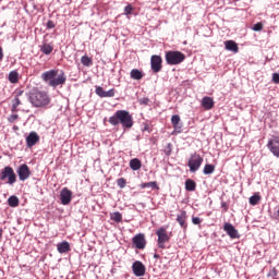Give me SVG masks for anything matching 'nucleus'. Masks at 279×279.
I'll use <instances>...</instances> for the list:
<instances>
[{
  "label": "nucleus",
  "instance_id": "f257e3e1",
  "mask_svg": "<svg viewBox=\"0 0 279 279\" xmlns=\"http://www.w3.org/2000/svg\"><path fill=\"white\" fill-rule=\"evenodd\" d=\"M41 80L51 88H58V86H64V84H66V74H64L62 70L53 69L44 72Z\"/></svg>",
  "mask_w": 279,
  "mask_h": 279
},
{
  "label": "nucleus",
  "instance_id": "f03ea898",
  "mask_svg": "<svg viewBox=\"0 0 279 279\" xmlns=\"http://www.w3.org/2000/svg\"><path fill=\"white\" fill-rule=\"evenodd\" d=\"M110 125H122L123 130H130L134 128V118L128 110H118L113 116L109 118Z\"/></svg>",
  "mask_w": 279,
  "mask_h": 279
},
{
  "label": "nucleus",
  "instance_id": "7ed1b4c3",
  "mask_svg": "<svg viewBox=\"0 0 279 279\" xmlns=\"http://www.w3.org/2000/svg\"><path fill=\"white\" fill-rule=\"evenodd\" d=\"M28 101L34 108H45L51 104V98L47 92L36 89L28 94Z\"/></svg>",
  "mask_w": 279,
  "mask_h": 279
},
{
  "label": "nucleus",
  "instance_id": "20e7f679",
  "mask_svg": "<svg viewBox=\"0 0 279 279\" xmlns=\"http://www.w3.org/2000/svg\"><path fill=\"white\" fill-rule=\"evenodd\" d=\"M184 60H186V56L180 51L170 50L166 52V62L170 66L182 64Z\"/></svg>",
  "mask_w": 279,
  "mask_h": 279
},
{
  "label": "nucleus",
  "instance_id": "39448f33",
  "mask_svg": "<svg viewBox=\"0 0 279 279\" xmlns=\"http://www.w3.org/2000/svg\"><path fill=\"white\" fill-rule=\"evenodd\" d=\"M10 186L16 184V173L14 172V168L10 166H5L2 170H0V181L5 182Z\"/></svg>",
  "mask_w": 279,
  "mask_h": 279
},
{
  "label": "nucleus",
  "instance_id": "423d86ee",
  "mask_svg": "<svg viewBox=\"0 0 279 279\" xmlns=\"http://www.w3.org/2000/svg\"><path fill=\"white\" fill-rule=\"evenodd\" d=\"M203 162H204V158L199 156V154L197 153L192 154L187 161L190 173H196V171H199V167H202Z\"/></svg>",
  "mask_w": 279,
  "mask_h": 279
},
{
  "label": "nucleus",
  "instance_id": "0eeeda50",
  "mask_svg": "<svg viewBox=\"0 0 279 279\" xmlns=\"http://www.w3.org/2000/svg\"><path fill=\"white\" fill-rule=\"evenodd\" d=\"M156 234L158 236L157 239V245L160 250H165L167 247L165 243H169V234L167 233V228L160 227L157 231Z\"/></svg>",
  "mask_w": 279,
  "mask_h": 279
},
{
  "label": "nucleus",
  "instance_id": "6e6552de",
  "mask_svg": "<svg viewBox=\"0 0 279 279\" xmlns=\"http://www.w3.org/2000/svg\"><path fill=\"white\" fill-rule=\"evenodd\" d=\"M150 69L153 73H160L162 71V57L154 54L150 58Z\"/></svg>",
  "mask_w": 279,
  "mask_h": 279
},
{
  "label": "nucleus",
  "instance_id": "1a4fd4ad",
  "mask_svg": "<svg viewBox=\"0 0 279 279\" xmlns=\"http://www.w3.org/2000/svg\"><path fill=\"white\" fill-rule=\"evenodd\" d=\"M16 173H17L21 182H25V180H29V175H32V171L29 170V166H27L26 163L21 165L17 168Z\"/></svg>",
  "mask_w": 279,
  "mask_h": 279
},
{
  "label": "nucleus",
  "instance_id": "9d476101",
  "mask_svg": "<svg viewBox=\"0 0 279 279\" xmlns=\"http://www.w3.org/2000/svg\"><path fill=\"white\" fill-rule=\"evenodd\" d=\"M60 199L62 206H69V204H71V201L73 199V192H71L69 187H63L60 192Z\"/></svg>",
  "mask_w": 279,
  "mask_h": 279
},
{
  "label": "nucleus",
  "instance_id": "9b49d317",
  "mask_svg": "<svg viewBox=\"0 0 279 279\" xmlns=\"http://www.w3.org/2000/svg\"><path fill=\"white\" fill-rule=\"evenodd\" d=\"M223 231L230 236V239H241V234H239V230L230 223L226 222L222 227Z\"/></svg>",
  "mask_w": 279,
  "mask_h": 279
},
{
  "label": "nucleus",
  "instance_id": "f8f14e48",
  "mask_svg": "<svg viewBox=\"0 0 279 279\" xmlns=\"http://www.w3.org/2000/svg\"><path fill=\"white\" fill-rule=\"evenodd\" d=\"M133 245L136 250H145L147 245V240H145L144 233H138L132 239Z\"/></svg>",
  "mask_w": 279,
  "mask_h": 279
},
{
  "label": "nucleus",
  "instance_id": "ddd939ff",
  "mask_svg": "<svg viewBox=\"0 0 279 279\" xmlns=\"http://www.w3.org/2000/svg\"><path fill=\"white\" fill-rule=\"evenodd\" d=\"M267 147L269 151H271L272 156H276V158H279V136H276L272 140H269L267 143Z\"/></svg>",
  "mask_w": 279,
  "mask_h": 279
},
{
  "label": "nucleus",
  "instance_id": "4468645a",
  "mask_svg": "<svg viewBox=\"0 0 279 279\" xmlns=\"http://www.w3.org/2000/svg\"><path fill=\"white\" fill-rule=\"evenodd\" d=\"M171 124L174 129L172 134H182V122L179 114L171 117Z\"/></svg>",
  "mask_w": 279,
  "mask_h": 279
},
{
  "label": "nucleus",
  "instance_id": "2eb2a0df",
  "mask_svg": "<svg viewBox=\"0 0 279 279\" xmlns=\"http://www.w3.org/2000/svg\"><path fill=\"white\" fill-rule=\"evenodd\" d=\"M134 276L141 277L145 276V265L142 262H134L132 265Z\"/></svg>",
  "mask_w": 279,
  "mask_h": 279
},
{
  "label": "nucleus",
  "instance_id": "dca6fc26",
  "mask_svg": "<svg viewBox=\"0 0 279 279\" xmlns=\"http://www.w3.org/2000/svg\"><path fill=\"white\" fill-rule=\"evenodd\" d=\"M38 141H40V136L38 135V133L33 131L26 137V146L34 147V145H36Z\"/></svg>",
  "mask_w": 279,
  "mask_h": 279
},
{
  "label": "nucleus",
  "instance_id": "f3484780",
  "mask_svg": "<svg viewBox=\"0 0 279 279\" xmlns=\"http://www.w3.org/2000/svg\"><path fill=\"white\" fill-rule=\"evenodd\" d=\"M186 219H189L186 210H181L180 214L177 215V221L183 230H186Z\"/></svg>",
  "mask_w": 279,
  "mask_h": 279
},
{
  "label": "nucleus",
  "instance_id": "a211bd4d",
  "mask_svg": "<svg viewBox=\"0 0 279 279\" xmlns=\"http://www.w3.org/2000/svg\"><path fill=\"white\" fill-rule=\"evenodd\" d=\"M201 105L205 110H213V108H215V100H213L211 97L205 96L203 97Z\"/></svg>",
  "mask_w": 279,
  "mask_h": 279
},
{
  "label": "nucleus",
  "instance_id": "6ab92c4d",
  "mask_svg": "<svg viewBox=\"0 0 279 279\" xmlns=\"http://www.w3.org/2000/svg\"><path fill=\"white\" fill-rule=\"evenodd\" d=\"M57 251L59 254H66L71 252V244L66 241L60 242L57 244Z\"/></svg>",
  "mask_w": 279,
  "mask_h": 279
},
{
  "label": "nucleus",
  "instance_id": "aec40b11",
  "mask_svg": "<svg viewBox=\"0 0 279 279\" xmlns=\"http://www.w3.org/2000/svg\"><path fill=\"white\" fill-rule=\"evenodd\" d=\"M225 48L227 51H232V53H239V45L234 40L225 41Z\"/></svg>",
  "mask_w": 279,
  "mask_h": 279
},
{
  "label": "nucleus",
  "instance_id": "412c9836",
  "mask_svg": "<svg viewBox=\"0 0 279 279\" xmlns=\"http://www.w3.org/2000/svg\"><path fill=\"white\" fill-rule=\"evenodd\" d=\"M39 49L44 56H49L53 52V45L51 44H44L39 46Z\"/></svg>",
  "mask_w": 279,
  "mask_h": 279
},
{
  "label": "nucleus",
  "instance_id": "4be33fe9",
  "mask_svg": "<svg viewBox=\"0 0 279 279\" xmlns=\"http://www.w3.org/2000/svg\"><path fill=\"white\" fill-rule=\"evenodd\" d=\"M130 167L132 171H138L141 167H143V163L141 162V159L138 158H133L130 160Z\"/></svg>",
  "mask_w": 279,
  "mask_h": 279
},
{
  "label": "nucleus",
  "instance_id": "5701e85b",
  "mask_svg": "<svg viewBox=\"0 0 279 279\" xmlns=\"http://www.w3.org/2000/svg\"><path fill=\"white\" fill-rule=\"evenodd\" d=\"M130 75H131V80H136V81H141V78L144 77L143 71L138 69L131 70Z\"/></svg>",
  "mask_w": 279,
  "mask_h": 279
},
{
  "label": "nucleus",
  "instance_id": "b1692460",
  "mask_svg": "<svg viewBox=\"0 0 279 279\" xmlns=\"http://www.w3.org/2000/svg\"><path fill=\"white\" fill-rule=\"evenodd\" d=\"M197 189V183L193 181V179H187L185 181V191L193 192Z\"/></svg>",
  "mask_w": 279,
  "mask_h": 279
},
{
  "label": "nucleus",
  "instance_id": "393cba45",
  "mask_svg": "<svg viewBox=\"0 0 279 279\" xmlns=\"http://www.w3.org/2000/svg\"><path fill=\"white\" fill-rule=\"evenodd\" d=\"M204 175H213L215 173V165L213 163H206L203 169Z\"/></svg>",
  "mask_w": 279,
  "mask_h": 279
},
{
  "label": "nucleus",
  "instance_id": "a878e982",
  "mask_svg": "<svg viewBox=\"0 0 279 279\" xmlns=\"http://www.w3.org/2000/svg\"><path fill=\"white\" fill-rule=\"evenodd\" d=\"M9 82L11 84H16L19 82V72L16 71H11L9 73Z\"/></svg>",
  "mask_w": 279,
  "mask_h": 279
},
{
  "label": "nucleus",
  "instance_id": "bb28decb",
  "mask_svg": "<svg viewBox=\"0 0 279 279\" xmlns=\"http://www.w3.org/2000/svg\"><path fill=\"white\" fill-rule=\"evenodd\" d=\"M8 204L11 208H16V206H19V197L17 196H10L8 198Z\"/></svg>",
  "mask_w": 279,
  "mask_h": 279
},
{
  "label": "nucleus",
  "instance_id": "cd10ccee",
  "mask_svg": "<svg viewBox=\"0 0 279 279\" xmlns=\"http://www.w3.org/2000/svg\"><path fill=\"white\" fill-rule=\"evenodd\" d=\"M110 218L111 221H116V223H121V221H123V216L119 211H114L113 214H111Z\"/></svg>",
  "mask_w": 279,
  "mask_h": 279
},
{
  "label": "nucleus",
  "instance_id": "c85d7f7f",
  "mask_svg": "<svg viewBox=\"0 0 279 279\" xmlns=\"http://www.w3.org/2000/svg\"><path fill=\"white\" fill-rule=\"evenodd\" d=\"M81 63L83 66H93V59L88 56H83L81 58Z\"/></svg>",
  "mask_w": 279,
  "mask_h": 279
},
{
  "label": "nucleus",
  "instance_id": "c756f323",
  "mask_svg": "<svg viewBox=\"0 0 279 279\" xmlns=\"http://www.w3.org/2000/svg\"><path fill=\"white\" fill-rule=\"evenodd\" d=\"M258 202H260V196L258 194H254L248 198V203L251 204V206L258 205Z\"/></svg>",
  "mask_w": 279,
  "mask_h": 279
},
{
  "label": "nucleus",
  "instance_id": "7c9ffc66",
  "mask_svg": "<svg viewBox=\"0 0 279 279\" xmlns=\"http://www.w3.org/2000/svg\"><path fill=\"white\" fill-rule=\"evenodd\" d=\"M21 95H23V90H20L16 96L14 97V99L12 100V106H15L19 108V106H21Z\"/></svg>",
  "mask_w": 279,
  "mask_h": 279
},
{
  "label": "nucleus",
  "instance_id": "2f4dec72",
  "mask_svg": "<svg viewBox=\"0 0 279 279\" xmlns=\"http://www.w3.org/2000/svg\"><path fill=\"white\" fill-rule=\"evenodd\" d=\"M158 189V183H156V181L153 182H148V183H144L142 185V189Z\"/></svg>",
  "mask_w": 279,
  "mask_h": 279
},
{
  "label": "nucleus",
  "instance_id": "473e14b6",
  "mask_svg": "<svg viewBox=\"0 0 279 279\" xmlns=\"http://www.w3.org/2000/svg\"><path fill=\"white\" fill-rule=\"evenodd\" d=\"M117 184L119 187L121 189H125L128 181L125 180V178H120L117 180Z\"/></svg>",
  "mask_w": 279,
  "mask_h": 279
},
{
  "label": "nucleus",
  "instance_id": "72a5a7b5",
  "mask_svg": "<svg viewBox=\"0 0 279 279\" xmlns=\"http://www.w3.org/2000/svg\"><path fill=\"white\" fill-rule=\"evenodd\" d=\"M105 92H106V90H104V87H101V86H96L95 93H96V95H98V97L104 98Z\"/></svg>",
  "mask_w": 279,
  "mask_h": 279
},
{
  "label": "nucleus",
  "instance_id": "f704fd0d",
  "mask_svg": "<svg viewBox=\"0 0 279 279\" xmlns=\"http://www.w3.org/2000/svg\"><path fill=\"white\" fill-rule=\"evenodd\" d=\"M116 93H117V90H114V88H111V89H109L107 92L105 90V94H104L102 98L114 97Z\"/></svg>",
  "mask_w": 279,
  "mask_h": 279
},
{
  "label": "nucleus",
  "instance_id": "c9c22d12",
  "mask_svg": "<svg viewBox=\"0 0 279 279\" xmlns=\"http://www.w3.org/2000/svg\"><path fill=\"white\" fill-rule=\"evenodd\" d=\"M252 29H253V32H262V29H263V22H258V23L254 24Z\"/></svg>",
  "mask_w": 279,
  "mask_h": 279
},
{
  "label": "nucleus",
  "instance_id": "e433bc0d",
  "mask_svg": "<svg viewBox=\"0 0 279 279\" xmlns=\"http://www.w3.org/2000/svg\"><path fill=\"white\" fill-rule=\"evenodd\" d=\"M16 119H19V114L13 113L8 118V122L9 123H14V121H16Z\"/></svg>",
  "mask_w": 279,
  "mask_h": 279
},
{
  "label": "nucleus",
  "instance_id": "4c0bfd02",
  "mask_svg": "<svg viewBox=\"0 0 279 279\" xmlns=\"http://www.w3.org/2000/svg\"><path fill=\"white\" fill-rule=\"evenodd\" d=\"M132 10H133L132 4H128V5L124 8V14H126V16L130 15V14H132Z\"/></svg>",
  "mask_w": 279,
  "mask_h": 279
},
{
  "label": "nucleus",
  "instance_id": "58836bf2",
  "mask_svg": "<svg viewBox=\"0 0 279 279\" xmlns=\"http://www.w3.org/2000/svg\"><path fill=\"white\" fill-rule=\"evenodd\" d=\"M192 223L194 226H199V223H202V218H199V217H192Z\"/></svg>",
  "mask_w": 279,
  "mask_h": 279
},
{
  "label": "nucleus",
  "instance_id": "ea45409f",
  "mask_svg": "<svg viewBox=\"0 0 279 279\" xmlns=\"http://www.w3.org/2000/svg\"><path fill=\"white\" fill-rule=\"evenodd\" d=\"M47 29H53L56 27V23L51 20H49L46 24Z\"/></svg>",
  "mask_w": 279,
  "mask_h": 279
},
{
  "label": "nucleus",
  "instance_id": "a19ab883",
  "mask_svg": "<svg viewBox=\"0 0 279 279\" xmlns=\"http://www.w3.org/2000/svg\"><path fill=\"white\" fill-rule=\"evenodd\" d=\"M140 104H141V106H147L149 104V98L144 97V98L140 99Z\"/></svg>",
  "mask_w": 279,
  "mask_h": 279
},
{
  "label": "nucleus",
  "instance_id": "79ce46f5",
  "mask_svg": "<svg viewBox=\"0 0 279 279\" xmlns=\"http://www.w3.org/2000/svg\"><path fill=\"white\" fill-rule=\"evenodd\" d=\"M272 82H274V84H279V73L272 74Z\"/></svg>",
  "mask_w": 279,
  "mask_h": 279
},
{
  "label": "nucleus",
  "instance_id": "37998d69",
  "mask_svg": "<svg viewBox=\"0 0 279 279\" xmlns=\"http://www.w3.org/2000/svg\"><path fill=\"white\" fill-rule=\"evenodd\" d=\"M11 112H19V107L12 105Z\"/></svg>",
  "mask_w": 279,
  "mask_h": 279
},
{
  "label": "nucleus",
  "instance_id": "c03bdc74",
  "mask_svg": "<svg viewBox=\"0 0 279 279\" xmlns=\"http://www.w3.org/2000/svg\"><path fill=\"white\" fill-rule=\"evenodd\" d=\"M1 60H3V48H1V46H0V62H1Z\"/></svg>",
  "mask_w": 279,
  "mask_h": 279
},
{
  "label": "nucleus",
  "instance_id": "a18cd8bd",
  "mask_svg": "<svg viewBox=\"0 0 279 279\" xmlns=\"http://www.w3.org/2000/svg\"><path fill=\"white\" fill-rule=\"evenodd\" d=\"M3 239V229L0 228V241Z\"/></svg>",
  "mask_w": 279,
  "mask_h": 279
},
{
  "label": "nucleus",
  "instance_id": "49530a36",
  "mask_svg": "<svg viewBox=\"0 0 279 279\" xmlns=\"http://www.w3.org/2000/svg\"><path fill=\"white\" fill-rule=\"evenodd\" d=\"M168 149H169V153H168V156L171 154V144H168Z\"/></svg>",
  "mask_w": 279,
  "mask_h": 279
},
{
  "label": "nucleus",
  "instance_id": "de8ad7c7",
  "mask_svg": "<svg viewBox=\"0 0 279 279\" xmlns=\"http://www.w3.org/2000/svg\"><path fill=\"white\" fill-rule=\"evenodd\" d=\"M154 258H160V255L154 254Z\"/></svg>",
  "mask_w": 279,
  "mask_h": 279
},
{
  "label": "nucleus",
  "instance_id": "09e8293b",
  "mask_svg": "<svg viewBox=\"0 0 279 279\" xmlns=\"http://www.w3.org/2000/svg\"><path fill=\"white\" fill-rule=\"evenodd\" d=\"M144 130H149V126H148V125H146V126L144 128Z\"/></svg>",
  "mask_w": 279,
  "mask_h": 279
},
{
  "label": "nucleus",
  "instance_id": "8fccbe9b",
  "mask_svg": "<svg viewBox=\"0 0 279 279\" xmlns=\"http://www.w3.org/2000/svg\"><path fill=\"white\" fill-rule=\"evenodd\" d=\"M222 208L226 207V203H221Z\"/></svg>",
  "mask_w": 279,
  "mask_h": 279
}]
</instances>
